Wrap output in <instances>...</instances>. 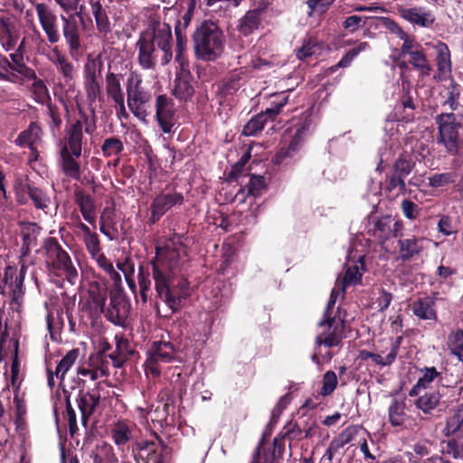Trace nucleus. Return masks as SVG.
Returning a JSON list of instances; mask_svg holds the SVG:
<instances>
[{"label": "nucleus", "instance_id": "51", "mask_svg": "<svg viewBox=\"0 0 463 463\" xmlns=\"http://www.w3.org/2000/svg\"><path fill=\"white\" fill-rule=\"evenodd\" d=\"M117 267L124 274L126 282L131 291L137 296V286L134 279L135 265L132 260L126 257L123 260L118 261Z\"/></svg>", "mask_w": 463, "mask_h": 463}, {"label": "nucleus", "instance_id": "37", "mask_svg": "<svg viewBox=\"0 0 463 463\" xmlns=\"http://www.w3.org/2000/svg\"><path fill=\"white\" fill-rule=\"evenodd\" d=\"M132 426L124 420H118L110 430V435L113 442L118 449H124L133 438Z\"/></svg>", "mask_w": 463, "mask_h": 463}, {"label": "nucleus", "instance_id": "36", "mask_svg": "<svg viewBox=\"0 0 463 463\" xmlns=\"http://www.w3.org/2000/svg\"><path fill=\"white\" fill-rule=\"evenodd\" d=\"M416 108L417 105L414 102V97L410 87L402 86V94L400 97L399 104L396 106L397 113L402 109L403 115L401 116V119L404 122H411L415 118Z\"/></svg>", "mask_w": 463, "mask_h": 463}, {"label": "nucleus", "instance_id": "40", "mask_svg": "<svg viewBox=\"0 0 463 463\" xmlns=\"http://www.w3.org/2000/svg\"><path fill=\"white\" fill-rule=\"evenodd\" d=\"M408 62L411 64L419 75L422 78L428 77L432 71V66L425 54L424 49L421 47L419 50L408 54Z\"/></svg>", "mask_w": 463, "mask_h": 463}, {"label": "nucleus", "instance_id": "11", "mask_svg": "<svg viewBox=\"0 0 463 463\" xmlns=\"http://www.w3.org/2000/svg\"><path fill=\"white\" fill-rule=\"evenodd\" d=\"M39 24L44 32L50 44H55L61 40L58 17L55 13L44 3L33 4Z\"/></svg>", "mask_w": 463, "mask_h": 463}, {"label": "nucleus", "instance_id": "43", "mask_svg": "<svg viewBox=\"0 0 463 463\" xmlns=\"http://www.w3.org/2000/svg\"><path fill=\"white\" fill-rule=\"evenodd\" d=\"M64 393V402H65V411L62 415L64 420L68 422L69 432L71 438L78 432L79 427L77 424V415L76 411L71 402V393L69 391L63 388Z\"/></svg>", "mask_w": 463, "mask_h": 463}, {"label": "nucleus", "instance_id": "8", "mask_svg": "<svg viewBox=\"0 0 463 463\" xmlns=\"http://www.w3.org/2000/svg\"><path fill=\"white\" fill-rule=\"evenodd\" d=\"M107 298V286L99 282H91L87 293L80 298V311L86 316L92 324H96L100 318L101 314L105 313Z\"/></svg>", "mask_w": 463, "mask_h": 463}, {"label": "nucleus", "instance_id": "61", "mask_svg": "<svg viewBox=\"0 0 463 463\" xmlns=\"http://www.w3.org/2000/svg\"><path fill=\"white\" fill-rule=\"evenodd\" d=\"M261 449L262 440H260L253 453L252 460L250 463H279V459L275 455V448H273L270 451H264L263 454H261Z\"/></svg>", "mask_w": 463, "mask_h": 463}, {"label": "nucleus", "instance_id": "34", "mask_svg": "<svg viewBox=\"0 0 463 463\" xmlns=\"http://www.w3.org/2000/svg\"><path fill=\"white\" fill-rule=\"evenodd\" d=\"M52 52L56 58L53 62L56 65L58 72L62 76L64 84L71 87L76 76L75 66L59 51L58 47H54Z\"/></svg>", "mask_w": 463, "mask_h": 463}, {"label": "nucleus", "instance_id": "38", "mask_svg": "<svg viewBox=\"0 0 463 463\" xmlns=\"http://www.w3.org/2000/svg\"><path fill=\"white\" fill-rule=\"evenodd\" d=\"M99 231L109 241H115L118 238V231L115 221L114 211L106 207L99 216Z\"/></svg>", "mask_w": 463, "mask_h": 463}, {"label": "nucleus", "instance_id": "41", "mask_svg": "<svg viewBox=\"0 0 463 463\" xmlns=\"http://www.w3.org/2000/svg\"><path fill=\"white\" fill-rule=\"evenodd\" d=\"M274 121L275 119L267 113V110L261 111L260 113L253 116L243 127L242 134L246 137L257 136L263 129L267 122Z\"/></svg>", "mask_w": 463, "mask_h": 463}, {"label": "nucleus", "instance_id": "52", "mask_svg": "<svg viewBox=\"0 0 463 463\" xmlns=\"http://www.w3.org/2000/svg\"><path fill=\"white\" fill-rule=\"evenodd\" d=\"M318 41L316 37L308 36L303 40L302 46L297 50V57L300 61L315 55L319 50Z\"/></svg>", "mask_w": 463, "mask_h": 463}, {"label": "nucleus", "instance_id": "18", "mask_svg": "<svg viewBox=\"0 0 463 463\" xmlns=\"http://www.w3.org/2000/svg\"><path fill=\"white\" fill-rule=\"evenodd\" d=\"M194 77L189 70V63L179 64L176 71L173 95L183 101H188L194 94Z\"/></svg>", "mask_w": 463, "mask_h": 463}, {"label": "nucleus", "instance_id": "24", "mask_svg": "<svg viewBox=\"0 0 463 463\" xmlns=\"http://www.w3.org/2000/svg\"><path fill=\"white\" fill-rule=\"evenodd\" d=\"M398 260L402 262L411 261L420 256L423 250L422 239L411 235L409 238H403L402 234L399 236L397 241Z\"/></svg>", "mask_w": 463, "mask_h": 463}, {"label": "nucleus", "instance_id": "63", "mask_svg": "<svg viewBox=\"0 0 463 463\" xmlns=\"http://www.w3.org/2000/svg\"><path fill=\"white\" fill-rule=\"evenodd\" d=\"M250 159V152L248 150L236 162L228 174L227 179L229 182H238L240 176L242 175L246 164Z\"/></svg>", "mask_w": 463, "mask_h": 463}, {"label": "nucleus", "instance_id": "15", "mask_svg": "<svg viewBox=\"0 0 463 463\" xmlns=\"http://www.w3.org/2000/svg\"><path fill=\"white\" fill-rule=\"evenodd\" d=\"M130 312V303L120 291L110 294L109 307L105 310V317L116 326H123Z\"/></svg>", "mask_w": 463, "mask_h": 463}, {"label": "nucleus", "instance_id": "54", "mask_svg": "<svg viewBox=\"0 0 463 463\" xmlns=\"http://www.w3.org/2000/svg\"><path fill=\"white\" fill-rule=\"evenodd\" d=\"M312 124V120L309 116L305 117L304 120L298 124L296 132L292 137L290 142L295 144L299 150L302 147L306 137L309 133V129Z\"/></svg>", "mask_w": 463, "mask_h": 463}, {"label": "nucleus", "instance_id": "57", "mask_svg": "<svg viewBox=\"0 0 463 463\" xmlns=\"http://www.w3.org/2000/svg\"><path fill=\"white\" fill-rule=\"evenodd\" d=\"M101 150L106 157L118 156L124 150V145L119 137H111L103 141Z\"/></svg>", "mask_w": 463, "mask_h": 463}, {"label": "nucleus", "instance_id": "44", "mask_svg": "<svg viewBox=\"0 0 463 463\" xmlns=\"http://www.w3.org/2000/svg\"><path fill=\"white\" fill-rule=\"evenodd\" d=\"M134 76L133 74L128 79L127 83V95H128V108H132L133 105H145L146 99L143 92L139 90V84L141 80H137L136 85L133 86Z\"/></svg>", "mask_w": 463, "mask_h": 463}, {"label": "nucleus", "instance_id": "27", "mask_svg": "<svg viewBox=\"0 0 463 463\" xmlns=\"http://www.w3.org/2000/svg\"><path fill=\"white\" fill-rule=\"evenodd\" d=\"M66 143L61 147L72 152L76 157H80L82 154L83 130L80 120L71 123L66 130Z\"/></svg>", "mask_w": 463, "mask_h": 463}, {"label": "nucleus", "instance_id": "13", "mask_svg": "<svg viewBox=\"0 0 463 463\" xmlns=\"http://www.w3.org/2000/svg\"><path fill=\"white\" fill-rule=\"evenodd\" d=\"M442 395L439 391L426 392L423 395L415 400L414 404L421 411L420 419L431 420L441 416L444 411V402H441Z\"/></svg>", "mask_w": 463, "mask_h": 463}, {"label": "nucleus", "instance_id": "4", "mask_svg": "<svg viewBox=\"0 0 463 463\" xmlns=\"http://www.w3.org/2000/svg\"><path fill=\"white\" fill-rule=\"evenodd\" d=\"M194 53L203 61H214L223 50V33L211 20L203 21L192 35Z\"/></svg>", "mask_w": 463, "mask_h": 463}, {"label": "nucleus", "instance_id": "10", "mask_svg": "<svg viewBox=\"0 0 463 463\" xmlns=\"http://www.w3.org/2000/svg\"><path fill=\"white\" fill-rule=\"evenodd\" d=\"M184 201V194L176 191L158 194L151 202L149 207L150 216L147 220V224H156L165 213L175 206L182 205Z\"/></svg>", "mask_w": 463, "mask_h": 463}, {"label": "nucleus", "instance_id": "12", "mask_svg": "<svg viewBox=\"0 0 463 463\" xmlns=\"http://www.w3.org/2000/svg\"><path fill=\"white\" fill-rule=\"evenodd\" d=\"M156 119L160 129L165 134L173 132L176 124L175 109L173 99L165 94L158 95L156 99Z\"/></svg>", "mask_w": 463, "mask_h": 463}, {"label": "nucleus", "instance_id": "7", "mask_svg": "<svg viewBox=\"0 0 463 463\" xmlns=\"http://www.w3.org/2000/svg\"><path fill=\"white\" fill-rule=\"evenodd\" d=\"M435 121L439 126V141L450 155H458L462 144L463 126L453 112L440 113Z\"/></svg>", "mask_w": 463, "mask_h": 463}, {"label": "nucleus", "instance_id": "9", "mask_svg": "<svg viewBox=\"0 0 463 463\" xmlns=\"http://www.w3.org/2000/svg\"><path fill=\"white\" fill-rule=\"evenodd\" d=\"M104 62L100 54H88L83 67V85L88 100L96 102L101 93L100 78Z\"/></svg>", "mask_w": 463, "mask_h": 463}, {"label": "nucleus", "instance_id": "26", "mask_svg": "<svg viewBox=\"0 0 463 463\" xmlns=\"http://www.w3.org/2000/svg\"><path fill=\"white\" fill-rule=\"evenodd\" d=\"M263 28V19L258 10H248L237 22L236 30L241 36L249 37Z\"/></svg>", "mask_w": 463, "mask_h": 463}, {"label": "nucleus", "instance_id": "47", "mask_svg": "<svg viewBox=\"0 0 463 463\" xmlns=\"http://www.w3.org/2000/svg\"><path fill=\"white\" fill-rule=\"evenodd\" d=\"M79 354L80 350L78 348L71 349L61 358V360L57 364L55 369V375L57 378L61 379V384L64 380L66 373L75 364Z\"/></svg>", "mask_w": 463, "mask_h": 463}, {"label": "nucleus", "instance_id": "48", "mask_svg": "<svg viewBox=\"0 0 463 463\" xmlns=\"http://www.w3.org/2000/svg\"><path fill=\"white\" fill-rule=\"evenodd\" d=\"M94 463H118V458L115 454L113 447L108 442L103 441L97 446V452L93 458Z\"/></svg>", "mask_w": 463, "mask_h": 463}, {"label": "nucleus", "instance_id": "31", "mask_svg": "<svg viewBox=\"0 0 463 463\" xmlns=\"http://www.w3.org/2000/svg\"><path fill=\"white\" fill-rule=\"evenodd\" d=\"M116 348L108 354V358L112 361L115 368H121L126 361L130 358L135 351L131 348L127 338L120 335L115 336Z\"/></svg>", "mask_w": 463, "mask_h": 463}, {"label": "nucleus", "instance_id": "22", "mask_svg": "<svg viewBox=\"0 0 463 463\" xmlns=\"http://www.w3.org/2000/svg\"><path fill=\"white\" fill-rule=\"evenodd\" d=\"M100 402L99 393L80 390L76 398L77 407L80 412V423L84 428L88 427L90 417L95 412Z\"/></svg>", "mask_w": 463, "mask_h": 463}, {"label": "nucleus", "instance_id": "29", "mask_svg": "<svg viewBox=\"0 0 463 463\" xmlns=\"http://www.w3.org/2000/svg\"><path fill=\"white\" fill-rule=\"evenodd\" d=\"M267 188L265 178L262 175H251L245 186H241L234 196V201L243 203L247 197L254 198L260 196Z\"/></svg>", "mask_w": 463, "mask_h": 463}, {"label": "nucleus", "instance_id": "23", "mask_svg": "<svg viewBox=\"0 0 463 463\" xmlns=\"http://www.w3.org/2000/svg\"><path fill=\"white\" fill-rule=\"evenodd\" d=\"M432 48L436 51L437 75L435 79L445 80L452 72L451 53L448 44L442 41H437Z\"/></svg>", "mask_w": 463, "mask_h": 463}, {"label": "nucleus", "instance_id": "28", "mask_svg": "<svg viewBox=\"0 0 463 463\" xmlns=\"http://www.w3.org/2000/svg\"><path fill=\"white\" fill-rule=\"evenodd\" d=\"M74 202L78 205L83 219L90 224L94 225L96 222V204L91 195L78 188L74 191Z\"/></svg>", "mask_w": 463, "mask_h": 463}, {"label": "nucleus", "instance_id": "25", "mask_svg": "<svg viewBox=\"0 0 463 463\" xmlns=\"http://www.w3.org/2000/svg\"><path fill=\"white\" fill-rule=\"evenodd\" d=\"M148 354L152 363L161 362L168 364L176 360L177 348L171 341H155L148 350Z\"/></svg>", "mask_w": 463, "mask_h": 463}, {"label": "nucleus", "instance_id": "55", "mask_svg": "<svg viewBox=\"0 0 463 463\" xmlns=\"http://www.w3.org/2000/svg\"><path fill=\"white\" fill-rule=\"evenodd\" d=\"M463 426V410H457L453 415L449 417L443 430L445 436L449 437L456 434Z\"/></svg>", "mask_w": 463, "mask_h": 463}, {"label": "nucleus", "instance_id": "62", "mask_svg": "<svg viewBox=\"0 0 463 463\" xmlns=\"http://www.w3.org/2000/svg\"><path fill=\"white\" fill-rule=\"evenodd\" d=\"M338 383L337 376L334 371H326L323 375L322 387L320 394L322 396H329L335 390Z\"/></svg>", "mask_w": 463, "mask_h": 463}, {"label": "nucleus", "instance_id": "30", "mask_svg": "<svg viewBox=\"0 0 463 463\" xmlns=\"http://www.w3.org/2000/svg\"><path fill=\"white\" fill-rule=\"evenodd\" d=\"M20 225L22 239L20 254L22 258H25L30 255L32 248L37 243L40 227L35 222H22Z\"/></svg>", "mask_w": 463, "mask_h": 463}, {"label": "nucleus", "instance_id": "6", "mask_svg": "<svg viewBox=\"0 0 463 463\" xmlns=\"http://www.w3.org/2000/svg\"><path fill=\"white\" fill-rule=\"evenodd\" d=\"M55 3L66 13L67 16L61 14V32L65 43L68 46V51L71 56L74 57L80 52V29L76 20V16L81 18L80 12L75 14H70L76 11L80 0H54Z\"/></svg>", "mask_w": 463, "mask_h": 463}, {"label": "nucleus", "instance_id": "20", "mask_svg": "<svg viewBox=\"0 0 463 463\" xmlns=\"http://www.w3.org/2000/svg\"><path fill=\"white\" fill-rule=\"evenodd\" d=\"M398 12L402 19L413 26L430 28L436 21L433 12L424 6L402 7Z\"/></svg>", "mask_w": 463, "mask_h": 463}, {"label": "nucleus", "instance_id": "58", "mask_svg": "<svg viewBox=\"0 0 463 463\" xmlns=\"http://www.w3.org/2000/svg\"><path fill=\"white\" fill-rule=\"evenodd\" d=\"M370 47L369 43L366 42L360 43L356 47L349 50L342 59L332 67V71H335L336 68H345L348 67L353 60L361 52H364Z\"/></svg>", "mask_w": 463, "mask_h": 463}, {"label": "nucleus", "instance_id": "59", "mask_svg": "<svg viewBox=\"0 0 463 463\" xmlns=\"http://www.w3.org/2000/svg\"><path fill=\"white\" fill-rule=\"evenodd\" d=\"M32 91L34 100L37 103L43 105L45 103L51 102L48 88L43 80L39 79L33 82Z\"/></svg>", "mask_w": 463, "mask_h": 463}, {"label": "nucleus", "instance_id": "60", "mask_svg": "<svg viewBox=\"0 0 463 463\" xmlns=\"http://www.w3.org/2000/svg\"><path fill=\"white\" fill-rule=\"evenodd\" d=\"M272 100L271 107L266 109L267 113L275 119L276 117L281 112L282 108L288 102V93L287 91L275 93L271 95Z\"/></svg>", "mask_w": 463, "mask_h": 463}, {"label": "nucleus", "instance_id": "19", "mask_svg": "<svg viewBox=\"0 0 463 463\" xmlns=\"http://www.w3.org/2000/svg\"><path fill=\"white\" fill-rule=\"evenodd\" d=\"M25 278V268L23 265L19 272L15 268L7 266L5 272V280H10L11 287H14L11 293V305L14 309L20 312L24 295V282Z\"/></svg>", "mask_w": 463, "mask_h": 463}, {"label": "nucleus", "instance_id": "14", "mask_svg": "<svg viewBox=\"0 0 463 463\" xmlns=\"http://www.w3.org/2000/svg\"><path fill=\"white\" fill-rule=\"evenodd\" d=\"M172 449L168 446H163V449L158 451L153 441L137 442L133 448L134 458L137 463H165L166 457L170 455Z\"/></svg>", "mask_w": 463, "mask_h": 463}, {"label": "nucleus", "instance_id": "5", "mask_svg": "<svg viewBox=\"0 0 463 463\" xmlns=\"http://www.w3.org/2000/svg\"><path fill=\"white\" fill-rule=\"evenodd\" d=\"M47 269L57 277L64 276L68 281L74 283L78 279V271L73 266L69 253L61 247L54 237H47L42 247Z\"/></svg>", "mask_w": 463, "mask_h": 463}, {"label": "nucleus", "instance_id": "42", "mask_svg": "<svg viewBox=\"0 0 463 463\" xmlns=\"http://www.w3.org/2000/svg\"><path fill=\"white\" fill-rule=\"evenodd\" d=\"M336 287L340 288L342 292H345V288L351 285H357L362 282V273L359 271V266L355 263L345 266V272L343 278H337Z\"/></svg>", "mask_w": 463, "mask_h": 463}, {"label": "nucleus", "instance_id": "1", "mask_svg": "<svg viewBox=\"0 0 463 463\" xmlns=\"http://www.w3.org/2000/svg\"><path fill=\"white\" fill-rule=\"evenodd\" d=\"M155 250L156 255L149 263L138 267L139 297L143 303H146L151 291V265L157 297L175 313L189 296V281L180 274L184 257L187 255L186 247L179 239L172 238L163 246H156Z\"/></svg>", "mask_w": 463, "mask_h": 463}, {"label": "nucleus", "instance_id": "2", "mask_svg": "<svg viewBox=\"0 0 463 463\" xmlns=\"http://www.w3.org/2000/svg\"><path fill=\"white\" fill-rule=\"evenodd\" d=\"M173 35L171 26L166 23L153 20L148 27L140 33L136 43L137 61L144 70L154 69L158 51L163 52L160 63L167 65L173 59Z\"/></svg>", "mask_w": 463, "mask_h": 463}, {"label": "nucleus", "instance_id": "56", "mask_svg": "<svg viewBox=\"0 0 463 463\" xmlns=\"http://www.w3.org/2000/svg\"><path fill=\"white\" fill-rule=\"evenodd\" d=\"M175 60L178 64L189 63L188 60L184 56V52L187 50V33H181L180 31L175 33Z\"/></svg>", "mask_w": 463, "mask_h": 463}, {"label": "nucleus", "instance_id": "39", "mask_svg": "<svg viewBox=\"0 0 463 463\" xmlns=\"http://www.w3.org/2000/svg\"><path fill=\"white\" fill-rule=\"evenodd\" d=\"M389 422L393 427H402L405 424L408 415L406 402L403 399H393L388 408Z\"/></svg>", "mask_w": 463, "mask_h": 463}, {"label": "nucleus", "instance_id": "64", "mask_svg": "<svg viewBox=\"0 0 463 463\" xmlns=\"http://www.w3.org/2000/svg\"><path fill=\"white\" fill-rule=\"evenodd\" d=\"M429 185L432 188H439L455 182V175L451 172L434 174L428 177Z\"/></svg>", "mask_w": 463, "mask_h": 463}, {"label": "nucleus", "instance_id": "17", "mask_svg": "<svg viewBox=\"0 0 463 463\" xmlns=\"http://www.w3.org/2000/svg\"><path fill=\"white\" fill-rule=\"evenodd\" d=\"M439 292H433L432 295H425L414 299L410 305L413 316L420 320H430L436 322L438 320V311L436 301Z\"/></svg>", "mask_w": 463, "mask_h": 463}, {"label": "nucleus", "instance_id": "16", "mask_svg": "<svg viewBox=\"0 0 463 463\" xmlns=\"http://www.w3.org/2000/svg\"><path fill=\"white\" fill-rule=\"evenodd\" d=\"M402 221L394 220L392 215H384L376 221L373 229H370L368 233L376 237L381 242H384L402 235Z\"/></svg>", "mask_w": 463, "mask_h": 463}, {"label": "nucleus", "instance_id": "46", "mask_svg": "<svg viewBox=\"0 0 463 463\" xmlns=\"http://www.w3.org/2000/svg\"><path fill=\"white\" fill-rule=\"evenodd\" d=\"M447 344L451 354L463 364V329L457 328L450 332Z\"/></svg>", "mask_w": 463, "mask_h": 463}, {"label": "nucleus", "instance_id": "49", "mask_svg": "<svg viewBox=\"0 0 463 463\" xmlns=\"http://www.w3.org/2000/svg\"><path fill=\"white\" fill-rule=\"evenodd\" d=\"M384 190L388 194H405L407 192L405 179L392 171L391 175H386Z\"/></svg>", "mask_w": 463, "mask_h": 463}, {"label": "nucleus", "instance_id": "32", "mask_svg": "<svg viewBox=\"0 0 463 463\" xmlns=\"http://www.w3.org/2000/svg\"><path fill=\"white\" fill-rule=\"evenodd\" d=\"M79 157H76L70 150L66 147H61L60 151V165L63 174L73 180L79 181L80 179V165L77 161Z\"/></svg>", "mask_w": 463, "mask_h": 463}, {"label": "nucleus", "instance_id": "21", "mask_svg": "<svg viewBox=\"0 0 463 463\" xmlns=\"http://www.w3.org/2000/svg\"><path fill=\"white\" fill-rule=\"evenodd\" d=\"M20 39V26L14 16L0 17V43L5 51L14 50Z\"/></svg>", "mask_w": 463, "mask_h": 463}, {"label": "nucleus", "instance_id": "53", "mask_svg": "<svg viewBox=\"0 0 463 463\" xmlns=\"http://www.w3.org/2000/svg\"><path fill=\"white\" fill-rule=\"evenodd\" d=\"M416 165L411 156H400L394 162L392 171L404 179L412 172Z\"/></svg>", "mask_w": 463, "mask_h": 463}, {"label": "nucleus", "instance_id": "33", "mask_svg": "<svg viewBox=\"0 0 463 463\" xmlns=\"http://www.w3.org/2000/svg\"><path fill=\"white\" fill-rule=\"evenodd\" d=\"M42 135V128L37 122H31L28 128L17 136L14 143L21 146H27L30 152L37 154V148L34 144L40 140Z\"/></svg>", "mask_w": 463, "mask_h": 463}, {"label": "nucleus", "instance_id": "45", "mask_svg": "<svg viewBox=\"0 0 463 463\" xmlns=\"http://www.w3.org/2000/svg\"><path fill=\"white\" fill-rule=\"evenodd\" d=\"M23 190L33 201L35 208L42 210L48 208L50 199L42 189L34 186L32 184H25Z\"/></svg>", "mask_w": 463, "mask_h": 463}, {"label": "nucleus", "instance_id": "3", "mask_svg": "<svg viewBox=\"0 0 463 463\" xmlns=\"http://www.w3.org/2000/svg\"><path fill=\"white\" fill-rule=\"evenodd\" d=\"M340 291H342L341 288L336 286L332 289L323 318L317 324L319 327L323 328L321 334L316 338V344L318 346L324 345L331 348L342 345L345 329L346 311L338 307L336 312L333 314Z\"/></svg>", "mask_w": 463, "mask_h": 463}, {"label": "nucleus", "instance_id": "35", "mask_svg": "<svg viewBox=\"0 0 463 463\" xmlns=\"http://www.w3.org/2000/svg\"><path fill=\"white\" fill-rule=\"evenodd\" d=\"M91 14L95 19L97 31L99 34L107 36L111 32V24L108 13L102 5V0H90Z\"/></svg>", "mask_w": 463, "mask_h": 463}, {"label": "nucleus", "instance_id": "50", "mask_svg": "<svg viewBox=\"0 0 463 463\" xmlns=\"http://www.w3.org/2000/svg\"><path fill=\"white\" fill-rule=\"evenodd\" d=\"M461 93V87L453 79H451L449 86L447 87V97L442 103L443 107H448L451 111H455L459 107V97Z\"/></svg>", "mask_w": 463, "mask_h": 463}]
</instances>
